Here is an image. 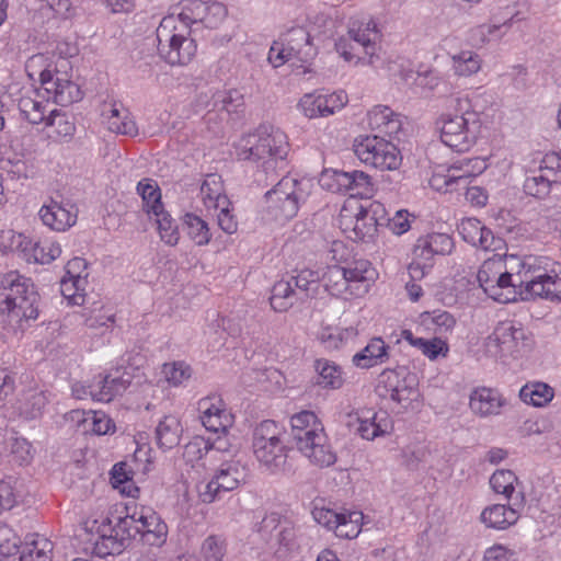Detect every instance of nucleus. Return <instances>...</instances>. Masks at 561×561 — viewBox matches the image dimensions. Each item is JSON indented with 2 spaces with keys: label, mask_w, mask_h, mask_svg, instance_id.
Wrapping results in <instances>:
<instances>
[{
  "label": "nucleus",
  "mask_w": 561,
  "mask_h": 561,
  "mask_svg": "<svg viewBox=\"0 0 561 561\" xmlns=\"http://www.w3.org/2000/svg\"><path fill=\"white\" fill-rule=\"evenodd\" d=\"M39 296L30 278L16 271L0 274V311L15 321L38 317Z\"/></svg>",
  "instance_id": "1"
},
{
  "label": "nucleus",
  "mask_w": 561,
  "mask_h": 561,
  "mask_svg": "<svg viewBox=\"0 0 561 561\" xmlns=\"http://www.w3.org/2000/svg\"><path fill=\"white\" fill-rule=\"evenodd\" d=\"M238 160L262 161L265 170L275 168L288 153L286 135L273 126L261 125L253 133L240 139L237 147Z\"/></svg>",
  "instance_id": "2"
},
{
  "label": "nucleus",
  "mask_w": 561,
  "mask_h": 561,
  "mask_svg": "<svg viewBox=\"0 0 561 561\" xmlns=\"http://www.w3.org/2000/svg\"><path fill=\"white\" fill-rule=\"evenodd\" d=\"M191 30L175 15L164 16L157 27L158 54L168 64L186 65L196 54V44L190 38Z\"/></svg>",
  "instance_id": "3"
},
{
  "label": "nucleus",
  "mask_w": 561,
  "mask_h": 561,
  "mask_svg": "<svg viewBox=\"0 0 561 561\" xmlns=\"http://www.w3.org/2000/svg\"><path fill=\"white\" fill-rule=\"evenodd\" d=\"M442 142L456 152H467L477 142L481 119L477 112L443 113L435 122Z\"/></svg>",
  "instance_id": "4"
},
{
  "label": "nucleus",
  "mask_w": 561,
  "mask_h": 561,
  "mask_svg": "<svg viewBox=\"0 0 561 561\" xmlns=\"http://www.w3.org/2000/svg\"><path fill=\"white\" fill-rule=\"evenodd\" d=\"M283 428L273 420H264L253 431L252 447L255 458L271 471L280 470L287 460Z\"/></svg>",
  "instance_id": "5"
},
{
  "label": "nucleus",
  "mask_w": 561,
  "mask_h": 561,
  "mask_svg": "<svg viewBox=\"0 0 561 561\" xmlns=\"http://www.w3.org/2000/svg\"><path fill=\"white\" fill-rule=\"evenodd\" d=\"M378 37L377 24L374 21L353 22L347 35L335 42V49L346 61H353L356 58V62L362 59L359 51L363 50L368 57L367 62L375 65L380 59L376 44Z\"/></svg>",
  "instance_id": "6"
},
{
  "label": "nucleus",
  "mask_w": 561,
  "mask_h": 561,
  "mask_svg": "<svg viewBox=\"0 0 561 561\" xmlns=\"http://www.w3.org/2000/svg\"><path fill=\"white\" fill-rule=\"evenodd\" d=\"M354 153L365 164L380 170H397L402 162L398 148L379 135L360 136L354 141Z\"/></svg>",
  "instance_id": "7"
},
{
  "label": "nucleus",
  "mask_w": 561,
  "mask_h": 561,
  "mask_svg": "<svg viewBox=\"0 0 561 561\" xmlns=\"http://www.w3.org/2000/svg\"><path fill=\"white\" fill-rule=\"evenodd\" d=\"M248 468L240 460H228L220 465L208 482L197 485L198 496L203 503H213L221 493L230 492L245 482Z\"/></svg>",
  "instance_id": "8"
},
{
  "label": "nucleus",
  "mask_w": 561,
  "mask_h": 561,
  "mask_svg": "<svg viewBox=\"0 0 561 561\" xmlns=\"http://www.w3.org/2000/svg\"><path fill=\"white\" fill-rule=\"evenodd\" d=\"M383 205L377 202L368 208L359 207L355 214L344 207L340 214V225L350 239L366 241L373 239L378 226H383Z\"/></svg>",
  "instance_id": "9"
},
{
  "label": "nucleus",
  "mask_w": 561,
  "mask_h": 561,
  "mask_svg": "<svg viewBox=\"0 0 561 561\" xmlns=\"http://www.w3.org/2000/svg\"><path fill=\"white\" fill-rule=\"evenodd\" d=\"M299 182L284 176L272 190L265 193L266 213L274 220H289L299 209L301 190Z\"/></svg>",
  "instance_id": "10"
},
{
  "label": "nucleus",
  "mask_w": 561,
  "mask_h": 561,
  "mask_svg": "<svg viewBox=\"0 0 561 561\" xmlns=\"http://www.w3.org/2000/svg\"><path fill=\"white\" fill-rule=\"evenodd\" d=\"M417 385L416 375L401 366L383 370L379 376L376 391L381 398H390L398 403H410L419 396Z\"/></svg>",
  "instance_id": "11"
},
{
  "label": "nucleus",
  "mask_w": 561,
  "mask_h": 561,
  "mask_svg": "<svg viewBox=\"0 0 561 561\" xmlns=\"http://www.w3.org/2000/svg\"><path fill=\"white\" fill-rule=\"evenodd\" d=\"M291 438L296 448L314 466L330 467L336 461V455L328 443L323 426H317V430H293Z\"/></svg>",
  "instance_id": "12"
},
{
  "label": "nucleus",
  "mask_w": 561,
  "mask_h": 561,
  "mask_svg": "<svg viewBox=\"0 0 561 561\" xmlns=\"http://www.w3.org/2000/svg\"><path fill=\"white\" fill-rule=\"evenodd\" d=\"M454 247V240L447 233L433 232L420 237L412 250L414 261L409 265L411 277H423L425 268L432 266L426 262H430L435 255L450 254Z\"/></svg>",
  "instance_id": "13"
},
{
  "label": "nucleus",
  "mask_w": 561,
  "mask_h": 561,
  "mask_svg": "<svg viewBox=\"0 0 561 561\" xmlns=\"http://www.w3.org/2000/svg\"><path fill=\"white\" fill-rule=\"evenodd\" d=\"M227 9L220 2L186 1L178 14L180 23L187 25L201 22L206 27L215 28L226 18Z\"/></svg>",
  "instance_id": "14"
},
{
  "label": "nucleus",
  "mask_w": 561,
  "mask_h": 561,
  "mask_svg": "<svg viewBox=\"0 0 561 561\" xmlns=\"http://www.w3.org/2000/svg\"><path fill=\"white\" fill-rule=\"evenodd\" d=\"M261 538L272 548L278 547L289 550L295 545L296 531L287 520H280L278 514L266 515L257 529Z\"/></svg>",
  "instance_id": "15"
},
{
  "label": "nucleus",
  "mask_w": 561,
  "mask_h": 561,
  "mask_svg": "<svg viewBox=\"0 0 561 561\" xmlns=\"http://www.w3.org/2000/svg\"><path fill=\"white\" fill-rule=\"evenodd\" d=\"M346 101V94L343 92L327 95L314 92L305 94L298 106L309 118L327 117L341 110Z\"/></svg>",
  "instance_id": "16"
},
{
  "label": "nucleus",
  "mask_w": 561,
  "mask_h": 561,
  "mask_svg": "<svg viewBox=\"0 0 561 561\" xmlns=\"http://www.w3.org/2000/svg\"><path fill=\"white\" fill-rule=\"evenodd\" d=\"M524 505V494L516 493L514 502L508 505L494 504L485 507L480 516V520L488 527L494 529H506L518 520V508Z\"/></svg>",
  "instance_id": "17"
},
{
  "label": "nucleus",
  "mask_w": 561,
  "mask_h": 561,
  "mask_svg": "<svg viewBox=\"0 0 561 561\" xmlns=\"http://www.w3.org/2000/svg\"><path fill=\"white\" fill-rule=\"evenodd\" d=\"M13 243H16V249L28 263L49 264L61 254L60 244L53 241L33 242L23 234H18L13 237Z\"/></svg>",
  "instance_id": "18"
},
{
  "label": "nucleus",
  "mask_w": 561,
  "mask_h": 561,
  "mask_svg": "<svg viewBox=\"0 0 561 561\" xmlns=\"http://www.w3.org/2000/svg\"><path fill=\"white\" fill-rule=\"evenodd\" d=\"M505 404L506 399L495 388L477 387L469 396V408L480 417L499 415Z\"/></svg>",
  "instance_id": "19"
},
{
  "label": "nucleus",
  "mask_w": 561,
  "mask_h": 561,
  "mask_svg": "<svg viewBox=\"0 0 561 561\" xmlns=\"http://www.w3.org/2000/svg\"><path fill=\"white\" fill-rule=\"evenodd\" d=\"M77 207L70 202L64 204L54 199L39 210L43 224L56 231H65L72 227L77 221Z\"/></svg>",
  "instance_id": "20"
},
{
  "label": "nucleus",
  "mask_w": 561,
  "mask_h": 561,
  "mask_svg": "<svg viewBox=\"0 0 561 561\" xmlns=\"http://www.w3.org/2000/svg\"><path fill=\"white\" fill-rule=\"evenodd\" d=\"M523 300L535 297L561 301V276L542 273L526 280Z\"/></svg>",
  "instance_id": "21"
},
{
  "label": "nucleus",
  "mask_w": 561,
  "mask_h": 561,
  "mask_svg": "<svg viewBox=\"0 0 561 561\" xmlns=\"http://www.w3.org/2000/svg\"><path fill=\"white\" fill-rule=\"evenodd\" d=\"M367 123L369 128L381 137L397 136L402 128L400 115L385 105H377L370 110L367 114Z\"/></svg>",
  "instance_id": "22"
},
{
  "label": "nucleus",
  "mask_w": 561,
  "mask_h": 561,
  "mask_svg": "<svg viewBox=\"0 0 561 561\" xmlns=\"http://www.w3.org/2000/svg\"><path fill=\"white\" fill-rule=\"evenodd\" d=\"M503 354H513L519 352L525 346L526 334L523 328L515 327L512 322H501L489 337Z\"/></svg>",
  "instance_id": "23"
},
{
  "label": "nucleus",
  "mask_w": 561,
  "mask_h": 561,
  "mask_svg": "<svg viewBox=\"0 0 561 561\" xmlns=\"http://www.w3.org/2000/svg\"><path fill=\"white\" fill-rule=\"evenodd\" d=\"M525 285L526 280L522 279V277L517 276V279L514 280L511 273L502 272L501 267H499L495 288L494 293L491 294V298L502 304L516 301L518 298L523 300Z\"/></svg>",
  "instance_id": "24"
},
{
  "label": "nucleus",
  "mask_w": 561,
  "mask_h": 561,
  "mask_svg": "<svg viewBox=\"0 0 561 561\" xmlns=\"http://www.w3.org/2000/svg\"><path fill=\"white\" fill-rule=\"evenodd\" d=\"M486 168L485 161L479 157L466 158L455 162L444 176V183L449 188L454 183L467 184V179L482 173Z\"/></svg>",
  "instance_id": "25"
},
{
  "label": "nucleus",
  "mask_w": 561,
  "mask_h": 561,
  "mask_svg": "<svg viewBox=\"0 0 561 561\" xmlns=\"http://www.w3.org/2000/svg\"><path fill=\"white\" fill-rule=\"evenodd\" d=\"M280 41L288 50V54L299 60L305 61L314 55L310 35L304 27L289 30Z\"/></svg>",
  "instance_id": "26"
},
{
  "label": "nucleus",
  "mask_w": 561,
  "mask_h": 561,
  "mask_svg": "<svg viewBox=\"0 0 561 561\" xmlns=\"http://www.w3.org/2000/svg\"><path fill=\"white\" fill-rule=\"evenodd\" d=\"M389 346L380 337L371 339L368 344L353 356V364L359 368H370L385 363Z\"/></svg>",
  "instance_id": "27"
},
{
  "label": "nucleus",
  "mask_w": 561,
  "mask_h": 561,
  "mask_svg": "<svg viewBox=\"0 0 561 561\" xmlns=\"http://www.w3.org/2000/svg\"><path fill=\"white\" fill-rule=\"evenodd\" d=\"M340 185L344 187L343 193L360 198L370 197L374 186L370 176L363 171H345V174L337 175Z\"/></svg>",
  "instance_id": "28"
},
{
  "label": "nucleus",
  "mask_w": 561,
  "mask_h": 561,
  "mask_svg": "<svg viewBox=\"0 0 561 561\" xmlns=\"http://www.w3.org/2000/svg\"><path fill=\"white\" fill-rule=\"evenodd\" d=\"M47 402L45 391L30 388L21 393L16 409L24 419L35 420L43 414Z\"/></svg>",
  "instance_id": "29"
},
{
  "label": "nucleus",
  "mask_w": 561,
  "mask_h": 561,
  "mask_svg": "<svg viewBox=\"0 0 561 561\" xmlns=\"http://www.w3.org/2000/svg\"><path fill=\"white\" fill-rule=\"evenodd\" d=\"M182 433L183 427L179 419L173 415H167L156 427L157 445L163 450L172 449L180 444Z\"/></svg>",
  "instance_id": "30"
},
{
  "label": "nucleus",
  "mask_w": 561,
  "mask_h": 561,
  "mask_svg": "<svg viewBox=\"0 0 561 561\" xmlns=\"http://www.w3.org/2000/svg\"><path fill=\"white\" fill-rule=\"evenodd\" d=\"M201 195L206 207L218 208L230 205L228 197L224 193V184L218 174H207L201 185Z\"/></svg>",
  "instance_id": "31"
},
{
  "label": "nucleus",
  "mask_w": 561,
  "mask_h": 561,
  "mask_svg": "<svg viewBox=\"0 0 561 561\" xmlns=\"http://www.w3.org/2000/svg\"><path fill=\"white\" fill-rule=\"evenodd\" d=\"M346 272L347 282L350 287L352 284L359 283L360 285L356 287L358 290L357 294L367 293L369 283L374 280L376 272L371 267L370 262L366 260H356L350 263L346 267H344Z\"/></svg>",
  "instance_id": "32"
},
{
  "label": "nucleus",
  "mask_w": 561,
  "mask_h": 561,
  "mask_svg": "<svg viewBox=\"0 0 561 561\" xmlns=\"http://www.w3.org/2000/svg\"><path fill=\"white\" fill-rule=\"evenodd\" d=\"M297 291L291 280H279L274 284L270 297L271 307L278 312L287 311L297 300Z\"/></svg>",
  "instance_id": "33"
},
{
  "label": "nucleus",
  "mask_w": 561,
  "mask_h": 561,
  "mask_svg": "<svg viewBox=\"0 0 561 561\" xmlns=\"http://www.w3.org/2000/svg\"><path fill=\"white\" fill-rule=\"evenodd\" d=\"M31 540H26L21 554L20 561H51L50 553L53 551V542L46 538H39L32 535Z\"/></svg>",
  "instance_id": "34"
},
{
  "label": "nucleus",
  "mask_w": 561,
  "mask_h": 561,
  "mask_svg": "<svg viewBox=\"0 0 561 561\" xmlns=\"http://www.w3.org/2000/svg\"><path fill=\"white\" fill-rule=\"evenodd\" d=\"M364 515L357 511L341 512V518L334 526V534L336 537L344 539H353L358 536L362 530Z\"/></svg>",
  "instance_id": "35"
},
{
  "label": "nucleus",
  "mask_w": 561,
  "mask_h": 561,
  "mask_svg": "<svg viewBox=\"0 0 561 561\" xmlns=\"http://www.w3.org/2000/svg\"><path fill=\"white\" fill-rule=\"evenodd\" d=\"M523 402L534 407H543L553 398V389L543 382L525 385L519 391Z\"/></svg>",
  "instance_id": "36"
},
{
  "label": "nucleus",
  "mask_w": 561,
  "mask_h": 561,
  "mask_svg": "<svg viewBox=\"0 0 561 561\" xmlns=\"http://www.w3.org/2000/svg\"><path fill=\"white\" fill-rule=\"evenodd\" d=\"M183 226L190 239L196 245H206L211 239V233L208 224L201 217L194 214H185L183 217Z\"/></svg>",
  "instance_id": "37"
},
{
  "label": "nucleus",
  "mask_w": 561,
  "mask_h": 561,
  "mask_svg": "<svg viewBox=\"0 0 561 561\" xmlns=\"http://www.w3.org/2000/svg\"><path fill=\"white\" fill-rule=\"evenodd\" d=\"M107 115V128L116 134L136 136L138 129L136 123L129 117L127 111H122L117 107V104H112Z\"/></svg>",
  "instance_id": "38"
},
{
  "label": "nucleus",
  "mask_w": 561,
  "mask_h": 561,
  "mask_svg": "<svg viewBox=\"0 0 561 561\" xmlns=\"http://www.w3.org/2000/svg\"><path fill=\"white\" fill-rule=\"evenodd\" d=\"M345 273L344 267L340 265L327 267L322 275V282L330 295L339 297L351 288Z\"/></svg>",
  "instance_id": "39"
},
{
  "label": "nucleus",
  "mask_w": 561,
  "mask_h": 561,
  "mask_svg": "<svg viewBox=\"0 0 561 561\" xmlns=\"http://www.w3.org/2000/svg\"><path fill=\"white\" fill-rule=\"evenodd\" d=\"M137 192L141 196L144 209L148 214L154 215L163 209L160 188L152 180L145 179L138 182Z\"/></svg>",
  "instance_id": "40"
},
{
  "label": "nucleus",
  "mask_w": 561,
  "mask_h": 561,
  "mask_svg": "<svg viewBox=\"0 0 561 561\" xmlns=\"http://www.w3.org/2000/svg\"><path fill=\"white\" fill-rule=\"evenodd\" d=\"M221 439L218 438L215 443L209 444L203 437H194L184 446L183 458L186 462H194L202 459L206 454L213 450H221Z\"/></svg>",
  "instance_id": "41"
},
{
  "label": "nucleus",
  "mask_w": 561,
  "mask_h": 561,
  "mask_svg": "<svg viewBox=\"0 0 561 561\" xmlns=\"http://www.w3.org/2000/svg\"><path fill=\"white\" fill-rule=\"evenodd\" d=\"M517 477L512 470H496L490 478V485L494 492L505 495L508 501H513L517 492H515V482Z\"/></svg>",
  "instance_id": "42"
},
{
  "label": "nucleus",
  "mask_w": 561,
  "mask_h": 561,
  "mask_svg": "<svg viewBox=\"0 0 561 561\" xmlns=\"http://www.w3.org/2000/svg\"><path fill=\"white\" fill-rule=\"evenodd\" d=\"M316 370L318 371L317 383L323 388L337 389L342 386L341 371L336 365L318 359L316 360Z\"/></svg>",
  "instance_id": "43"
},
{
  "label": "nucleus",
  "mask_w": 561,
  "mask_h": 561,
  "mask_svg": "<svg viewBox=\"0 0 561 561\" xmlns=\"http://www.w3.org/2000/svg\"><path fill=\"white\" fill-rule=\"evenodd\" d=\"M453 67L457 76L468 77L477 73L481 68V59L478 54L463 50L451 57Z\"/></svg>",
  "instance_id": "44"
},
{
  "label": "nucleus",
  "mask_w": 561,
  "mask_h": 561,
  "mask_svg": "<svg viewBox=\"0 0 561 561\" xmlns=\"http://www.w3.org/2000/svg\"><path fill=\"white\" fill-rule=\"evenodd\" d=\"M54 89L55 103L61 106H67L82 99L79 87L66 78L57 76V88Z\"/></svg>",
  "instance_id": "45"
},
{
  "label": "nucleus",
  "mask_w": 561,
  "mask_h": 561,
  "mask_svg": "<svg viewBox=\"0 0 561 561\" xmlns=\"http://www.w3.org/2000/svg\"><path fill=\"white\" fill-rule=\"evenodd\" d=\"M18 107L21 115L31 124H39L46 119V106L31 96H22L19 99Z\"/></svg>",
  "instance_id": "46"
},
{
  "label": "nucleus",
  "mask_w": 561,
  "mask_h": 561,
  "mask_svg": "<svg viewBox=\"0 0 561 561\" xmlns=\"http://www.w3.org/2000/svg\"><path fill=\"white\" fill-rule=\"evenodd\" d=\"M502 266V262L500 260L489 259L483 262L481 267L478 271V282L484 293L491 297V294L494 293L496 273L499 272V267Z\"/></svg>",
  "instance_id": "47"
},
{
  "label": "nucleus",
  "mask_w": 561,
  "mask_h": 561,
  "mask_svg": "<svg viewBox=\"0 0 561 561\" xmlns=\"http://www.w3.org/2000/svg\"><path fill=\"white\" fill-rule=\"evenodd\" d=\"M159 234L162 241L169 245H175L180 239V233L174 219L164 211V209L154 214Z\"/></svg>",
  "instance_id": "48"
},
{
  "label": "nucleus",
  "mask_w": 561,
  "mask_h": 561,
  "mask_svg": "<svg viewBox=\"0 0 561 561\" xmlns=\"http://www.w3.org/2000/svg\"><path fill=\"white\" fill-rule=\"evenodd\" d=\"M477 247L484 251L494 252V256L499 257L500 261L506 255L507 247L505 240L495 236L489 228H485L483 231V236L480 237Z\"/></svg>",
  "instance_id": "49"
},
{
  "label": "nucleus",
  "mask_w": 561,
  "mask_h": 561,
  "mask_svg": "<svg viewBox=\"0 0 561 561\" xmlns=\"http://www.w3.org/2000/svg\"><path fill=\"white\" fill-rule=\"evenodd\" d=\"M552 181L542 173L527 176L524 182V191L526 194L543 198L550 193Z\"/></svg>",
  "instance_id": "50"
},
{
  "label": "nucleus",
  "mask_w": 561,
  "mask_h": 561,
  "mask_svg": "<svg viewBox=\"0 0 561 561\" xmlns=\"http://www.w3.org/2000/svg\"><path fill=\"white\" fill-rule=\"evenodd\" d=\"M124 542L119 541L112 534L102 535L94 543L93 552L99 557L115 556L125 549Z\"/></svg>",
  "instance_id": "51"
},
{
  "label": "nucleus",
  "mask_w": 561,
  "mask_h": 561,
  "mask_svg": "<svg viewBox=\"0 0 561 561\" xmlns=\"http://www.w3.org/2000/svg\"><path fill=\"white\" fill-rule=\"evenodd\" d=\"M485 226L481 224L480 220L476 218H466L462 219L460 225L458 226L459 233L462 239L474 247H477L480 237L483 236V231L485 230Z\"/></svg>",
  "instance_id": "52"
},
{
  "label": "nucleus",
  "mask_w": 561,
  "mask_h": 561,
  "mask_svg": "<svg viewBox=\"0 0 561 561\" xmlns=\"http://www.w3.org/2000/svg\"><path fill=\"white\" fill-rule=\"evenodd\" d=\"M45 124L55 127V134L60 138L71 137L76 130L73 123L69 122L66 115L60 114L57 110L50 111Z\"/></svg>",
  "instance_id": "53"
},
{
  "label": "nucleus",
  "mask_w": 561,
  "mask_h": 561,
  "mask_svg": "<svg viewBox=\"0 0 561 561\" xmlns=\"http://www.w3.org/2000/svg\"><path fill=\"white\" fill-rule=\"evenodd\" d=\"M84 428L89 426V430L96 435H105L114 430L115 425L106 414L93 412L88 417L82 419Z\"/></svg>",
  "instance_id": "54"
},
{
  "label": "nucleus",
  "mask_w": 561,
  "mask_h": 561,
  "mask_svg": "<svg viewBox=\"0 0 561 561\" xmlns=\"http://www.w3.org/2000/svg\"><path fill=\"white\" fill-rule=\"evenodd\" d=\"M150 522L151 524H154L153 530L145 531L140 539L144 543L148 546L160 547L167 540L168 526L164 522L161 520L160 517H153V520Z\"/></svg>",
  "instance_id": "55"
},
{
  "label": "nucleus",
  "mask_w": 561,
  "mask_h": 561,
  "mask_svg": "<svg viewBox=\"0 0 561 561\" xmlns=\"http://www.w3.org/2000/svg\"><path fill=\"white\" fill-rule=\"evenodd\" d=\"M162 373L168 382L178 386L191 377V369L182 362L164 364Z\"/></svg>",
  "instance_id": "56"
},
{
  "label": "nucleus",
  "mask_w": 561,
  "mask_h": 561,
  "mask_svg": "<svg viewBox=\"0 0 561 561\" xmlns=\"http://www.w3.org/2000/svg\"><path fill=\"white\" fill-rule=\"evenodd\" d=\"M375 417L376 413H373L371 416H358V427L356 432L360 435L362 438L371 440L385 434V431L380 427V425L375 422Z\"/></svg>",
  "instance_id": "57"
},
{
  "label": "nucleus",
  "mask_w": 561,
  "mask_h": 561,
  "mask_svg": "<svg viewBox=\"0 0 561 561\" xmlns=\"http://www.w3.org/2000/svg\"><path fill=\"white\" fill-rule=\"evenodd\" d=\"M415 347L422 351V353L430 359H435L439 354L446 355L448 347L447 344L440 339H417L415 341Z\"/></svg>",
  "instance_id": "58"
},
{
  "label": "nucleus",
  "mask_w": 561,
  "mask_h": 561,
  "mask_svg": "<svg viewBox=\"0 0 561 561\" xmlns=\"http://www.w3.org/2000/svg\"><path fill=\"white\" fill-rule=\"evenodd\" d=\"M422 316L424 317L425 322L431 320V322L439 330L440 333L451 330L456 324V319L454 316L445 310L424 312Z\"/></svg>",
  "instance_id": "59"
},
{
  "label": "nucleus",
  "mask_w": 561,
  "mask_h": 561,
  "mask_svg": "<svg viewBox=\"0 0 561 561\" xmlns=\"http://www.w3.org/2000/svg\"><path fill=\"white\" fill-rule=\"evenodd\" d=\"M93 383L95 385V389L91 388L89 393L90 397L98 401L110 402L118 396L117 393H114L113 383H111V376L108 375L100 378L96 382Z\"/></svg>",
  "instance_id": "60"
},
{
  "label": "nucleus",
  "mask_w": 561,
  "mask_h": 561,
  "mask_svg": "<svg viewBox=\"0 0 561 561\" xmlns=\"http://www.w3.org/2000/svg\"><path fill=\"white\" fill-rule=\"evenodd\" d=\"M11 454L20 465L27 463L33 457L32 445L23 437H15L11 442Z\"/></svg>",
  "instance_id": "61"
},
{
  "label": "nucleus",
  "mask_w": 561,
  "mask_h": 561,
  "mask_svg": "<svg viewBox=\"0 0 561 561\" xmlns=\"http://www.w3.org/2000/svg\"><path fill=\"white\" fill-rule=\"evenodd\" d=\"M202 553L206 561H221L224 557L222 542L215 536L207 537L203 542Z\"/></svg>",
  "instance_id": "62"
},
{
  "label": "nucleus",
  "mask_w": 561,
  "mask_h": 561,
  "mask_svg": "<svg viewBox=\"0 0 561 561\" xmlns=\"http://www.w3.org/2000/svg\"><path fill=\"white\" fill-rule=\"evenodd\" d=\"M215 104L217 106L220 104L219 108L227 113H234L243 105L242 95L236 90L225 92L217 96Z\"/></svg>",
  "instance_id": "63"
},
{
  "label": "nucleus",
  "mask_w": 561,
  "mask_h": 561,
  "mask_svg": "<svg viewBox=\"0 0 561 561\" xmlns=\"http://www.w3.org/2000/svg\"><path fill=\"white\" fill-rule=\"evenodd\" d=\"M514 557V550L496 543L484 551L483 561H511Z\"/></svg>",
  "instance_id": "64"
}]
</instances>
